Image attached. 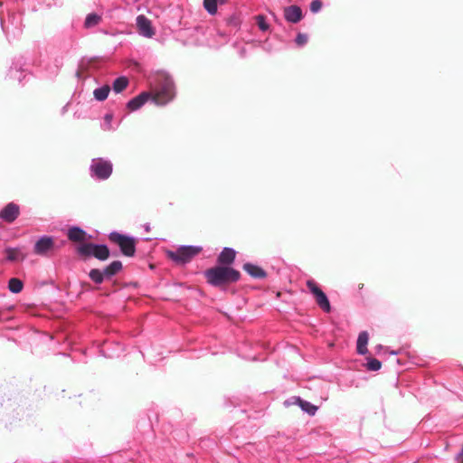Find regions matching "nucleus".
Returning <instances> with one entry per match:
<instances>
[{
	"label": "nucleus",
	"mask_w": 463,
	"mask_h": 463,
	"mask_svg": "<svg viewBox=\"0 0 463 463\" xmlns=\"http://www.w3.org/2000/svg\"><path fill=\"white\" fill-rule=\"evenodd\" d=\"M284 404L288 407V406H290V405H298V402H296L294 400H293V396L290 397L289 399L286 400Z\"/></svg>",
	"instance_id": "f704fd0d"
},
{
	"label": "nucleus",
	"mask_w": 463,
	"mask_h": 463,
	"mask_svg": "<svg viewBox=\"0 0 463 463\" xmlns=\"http://www.w3.org/2000/svg\"><path fill=\"white\" fill-rule=\"evenodd\" d=\"M96 243L85 242L78 246L77 252L81 256H92Z\"/></svg>",
	"instance_id": "4be33fe9"
},
{
	"label": "nucleus",
	"mask_w": 463,
	"mask_h": 463,
	"mask_svg": "<svg viewBox=\"0 0 463 463\" xmlns=\"http://www.w3.org/2000/svg\"><path fill=\"white\" fill-rule=\"evenodd\" d=\"M322 6H323V3L321 0H313L310 3L309 8H310L311 13L317 14L322 9Z\"/></svg>",
	"instance_id": "2f4dec72"
},
{
	"label": "nucleus",
	"mask_w": 463,
	"mask_h": 463,
	"mask_svg": "<svg viewBox=\"0 0 463 463\" xmlns=\"http://www.w3.org/2000/svg\"><path fill=\"white\" fill-rule=\"evenodd\" d=\"M86 232L79 226H72L68 230V239L71 241H83L86 237Z\"/></svg>",
	"instance_id": "f3484780"
},
{
	"label": "nucleus",
	"mask_w": 463,
	"mask_h": 463,
	"mask_svg": "<svg viewBox=\"0 0 463 463\" xmlns=\"http://www.w3.org/2000/svg\"><path fill=\"white\" fill-rule=\"evenodd\" d=\"M112 119H113L112 114L108 113L104 116V123L102 126L104 130H114L115 129L111 126Z\"/></svg>",
	"instance_id": "7c9ffc66"
},
{
	"label": "nucleus",
	"mask_w": 463,
	"mask_h": 463,
	"mask_svg": "<svg viewBox=\"0 0 463 463\" xmlns=\"http://www.w3.org/2000/svg\"><path fill=\"white\" fill-rule=\"evenodd\" d=\"M151 101L157 106H165L175 98V86L172 76L164 71L154 72L148 79Z\"/></svg>",
	"instance_id": "f257e3e1"
},
{
	"label": "nucleus",
	"mask_w": 463,
	"mask_h": 463,
	"mask_svg": "<svg viewBox=\"0 0 463 463\" xmlns=\"http://www.w3.org/2000/svg\"><path fill=\"white\" fill-rule=\"evenodd\" d=\"M54 247V240L51 236L43 235L39 238L33 247V251L37 255L44 256Z\"/></svg>",
	"instance_id": "6e6552de"
},
{
	"label": "nucleus",
	"mask_w": 463,
	"mask_h": 463,
	"mask_svg": "<svg viewBox=\"0 0 463 463\" xmlns=\"http://www.w3.org/2000/svg\"><path fill=\"white\" fill-rule=\"evenodd\" d=\"M151 93L147 91H143L139 93L137 96L134 97L127 103V108L130 111H136L143 107L149 99L151 100Z\"/></svg>",
	"instance_id": "9d476101"
},
{
	"label": "nucleus",
	"mask_w": 463,
	"mask_h": 463,
	"mask_svg": "<svg viewBox=\"0 0 463 463\" xmlns=\"http://www.w3.org/2000/svg\"><path fill=\"white\" fill-rule=\"evenodd\" d=\"M307 287L316 299L318 307L325 312L331 311L330 301L326 294L318 287V285L312 279L307 281Z\"/></svg>",
	"instance_id": "423d86ee"
},
{
	"label": "nucleus",
	"mask_w": 463,
	"mask_h": 463,
	"mask_svg": "<svg viewBox=\"0 0 463 463\" xmlns=\"http://www.w3.org/2000/svg\"><path fill=\"white\" fill-rule=\"evenodd\" d=\"M6 259L10 261H14L19 259L18 250L13 248H6Z\"/></svg>",
	"instance_id": "c756f323"
},
{
	"label": "nucleus",
	"mask_w": 463,
	"mask_h": 463,
	"mask_svg": "<svg viewBox=\"0 0 463 463\" xmlns=\"http://www.w3.org/2000/svg\"><path fill=\"white\" fill-rule=\"evenodd\" d=\"M129 80L126 76H119L112 82V90L115 93L122 92L128 86Z\"/></svg>",
	"instance_id": "6ab92c4d"
},
{
	"label": "nucleus",
	"mask_w": 463,
	"mask_h": 463,
	"mask_svg": "<svg viewBox=\"0 0 463 463\" xmlns=\"http://www.w3.org/2000/svg\"><path fill=\"white\" fill-rule=\"evenodd\" d=\"M20 213L19 206L14 203H7L0 212V218L7 222H13Z\"/></svg>",
	"instance_id": "1a4fd4ad"
},
{
	"label": "nucleus",
	"mask_w": 463,
	"mask_h": 463,
	"mask_svg": "<svg viewBox=\"0 0 463 463\" xmlns=\"http://www.w3.org/2000/svg\"><path fill=\"white\" fill-rule=\"evenodd\" d=\"M256 22L260 31L266 32L269 29V25L266 21V17L263 14L256 16Z\"/></svg>",
	"instance_id": "cd10ccee"
},
{
	"label": "nucleus",
	"mask_w": 463,
	"mask_h": 463,
	"mask_svg": "<svg viewBox=\"0 0 463 463\" xmlns=\"http://www.w3.org/2000/svg\"><path fill=\"white\" fill-rule=\"evenodd\" d=\"M456 459L458 463H463V445L460 451L457 454Z\"/></svg>",
	"instance_id": "72a5a7b5"
},
{
	"label": "nucleus",
	"mask_w": 463,
	"mask_h": 463,
	"mask_svg": "<svg viewBox=\"0 0 463 463\" xmlns=\"http://www.w3.org/2000/svg\"><path fill=\"white\" fill-rule=\"evenodd\" d=\"M145 229H146V232H148L150 230V225L148 223H146L145 225Z\"/></svg>",
	"instance_id": "e433bc0d"
},
{
	"label": "nucleus",
	"mask_w": 463,
	"mask_h": 463,
	"mask_svg": "<svg viewBox=\"0 0 463 463\" xmlns=\"http://www.w3.org/2000/svg\"><path fill=\"white\" fill-rule=\"evenodd\" d=\"M24 283L21 279L12 278L8 281V289L14 294L20 293L23 290Z\"/></svg>",
	"instance_id": "b1692460"
},
{
	"label": "nucleus",
	"mask_w": 463,
	"mask_h": 463,
	"mask_svg": "<svg viewBox=\"0 0 463 463\" xmlns=\"http://www.w3.org/2000/svg\"><path fill=\"white\" fill-rule=\"evenodd\" d=\"M90 279L96 284H101L106 279L99 269H92L89 272Z\"/></svg>",
	"instance_id": "393cba45"
},
{
	"label": "nucleus",
	"mask_w": 463,
	"mask_h": 463,
	"mask_svg": "<svg viewBox=\"0 0 463 463\" xmlns=\"http://www.w3.org/2000/svg\"><path fill=\"white\" fill-rule=\"evenodd\" d=\"M307 34L302 33H298L295 38V43L299 47L305 46L307 43Z\"/></svg>",
	"instance_id": "c85d7f7f"
},
{
	"label": "nucleus",
	"mask_w": 463,
	"mask_h": 463,
	"mask_svg": "<svg viewBox=\"0 0 463 463\" xmlns=\"http://www.w3.org/2000/svg\"><path fill=\"white\" fill-rule=\"evenodd\" d=\"M284 18L287 22L297 24L303 18V13L299 6L289 5L284 9Z\"/></svg>",
	"instance_id": "9b49d317"
},
{
	"label": "nucleus",
	"mask_w": 463,
	"mask_h": 463,
	"mask_svg": "<svg viewBox=\"0 0 463 463\" xmlns=\"http://www.w3.org/2000/svg\"><path fill=\"white\" fill-rule=\"evenodd\" d=\"M122 269V263L119 260H114L109 265L105 267L102 271V275L105 277L106 279H111L113 276H115L118 271H120Z\"/></svg>",
	"instance_id": "dca6fc26"
},
{
	"label": "nucleus",
	"mask_w": 463,
	"mask_h": 463,
	"mask_svg": "<svg viewBox=\"0 0 463 463\" xmlns=\"http://www.w3.org/2000/svg\"><path fill=\"white\" fill-rule=\"evenodd\" d=\"M400 352L399 351H390V354H392V355H397Z\"/></svg>",
	"instance_id": "c9c22d12"
},
{
	"label": "nucleus",
	"mask_w": 463,
	"mask_h": 463,
	"mask_svg": "<svg viewBox=\"0 0 463 463\" xmlns=\"http://www.w3.org/2000/svg\"><path fill=\"white\" fill-rule=\"evenodd\" d=\"M109 240L117 244L121 253L127 257H133L136 253V238L129 235L121 234L118 232H111L109 234Z\"/></svg>",
	"instance_id": "39448f33"
},
{
	"label": "nucleus",
	"mask_w": 463,
	"mask_h": 463,
	"mask_svg": "<svg viewBox=\"0 0 463 463\" xmlns=\"http://www.w3.org/2000/svg\"><path fill=\"white\" fill-rule=\"evenodd\" d=\"M369 335L366 331H362L358 335V338L356 341V351L359 354L364 355L368 353V345Z\"/></svg>",
	"instance_id": "2eb2a0df"
},
{
	"label": "nucleus",
	"mask_w": 463,
	"mask_h": 463,
	"mask_svg": "<svg viewBox=\"0 0 463 463\" xmlns=\"http://www.w3.org/2000/svg\"><path fill=\"white\" fill-rule=\"evenodd\" d=\"M203 7L210 14H215L218 9V0H203Z\"/></svg>",
	"instance_id": "bb28decb"
},
{
	"label": "nucleus",
	"mask_w": 463,
	"mask_h": 463,
	"mask_svg": "<svg viewBox=\"0 0 463 463\" xmlns=\"http://www.w3.org/2000/svg\"><path fill=\"white\" fill-rule=\"evenodd\" d=\"M63 64V57H55L54 58V66L56 71H58Z\"/></svg>",
	"instance_id": "473e14b6"
},
{
	"label": "nucleus",
	"mask_w": 463,
	"mask_h": 463,
	"mask_svg": "<svg viewBox=\"0 0 463 463\" xmlns=\"http://www.w3.org/2000/svg\"><path fill=\"white\" fill-rule=\"evenodd\" d=\"M113 173L112 162L104 157L93 158L90 165V175L94 180H108Z\"/></svg>",
	"instance_id": "20e7f679"
},
{
	"label": "nucleus",
	"mask_w": 463,
	"mask_h": 463,
	"mask_svg": "<svg viewBox=\"0 0 463 463\" xmlns=\"http://www.w3.org/2000/svg\"><path fill=\"white\" fill-rule=\"evenodd\" d=\"M110 91V87L109 85H103L99 88H97L93 91L94 99L98 101H104Z\"/></svg>",
	"instance_id": "412c9836"
},
{
	"label": "nucleus",
	"mask_w": 463,
	"mask_h": 463,
	"mask_svg": "<svg viewBox=\"0 0 463 463\" xmlns=\"http://www.w3.org/2000/svg\"><path fill=\"white\" fill-rule=\"evenodd\" d=\"M242 269L253 279H261L267 277V272L256 264L246 262L243 264Z\"/></svg>",
	"instance_id": "ddd939ff"
},
{
	"label": "nucleus",
	"mask_w": 463,
	"mask_h": 463,
	"mask_svg": "<svg viewBox=\"0 0 463 463\" xmlns=\"http://www.w3.org/2000/svg\"><path fill=\"white\" fill-rule=\"evenodd\" d=\"M202 246L197 245H180L175 250H166L165 256L175 264L184 266L192 261V260L201 253Z\"/></svg>",
	"instance_id": "7ed1b4c3"
},
{
	"label": "nucleus",
	"mask_w": 463,
	"mask_h": 463,
	"mask_svg": "<svg viewBox=\"0 0 463 463\" xmlns=\"http://www.w3.org/2000/svg\"><path fill=\"white\" fill-rule=\"evenodd\" d=\"M8 76L10 79L16 80L18 82H23L25 79L24 70L22 69V65L19 61L14 62L8 71Z\"/></svg>",
	"instance_id": "4468645a"
},
{
	"label": "nucleus",
	"mask_w": 463,
	"mask_h": 463,
	"mask_svg": "<svg viewBox=\"0 0 463 463\" xmlns=\"http://www.w3.org/2000/svg\"><path fill=\"white\" fill-rule=\"evenodd\" d=\"M101 16L96 13L89 14L84 21V27L87 29L92 28L98 25L101 21Z\"/></svg>",
	"instance_id": "5701e85b"
},
{
	"label": "nucleus",
	"mask_w": 463,
	"mask_h": 463,
	"mask_svg": "<svg viewBox=\"0 0 463 463\" xmlns=\"http://www.w3.org/2000/svg\"><path fill=\"white\" fill-rule=\"evenodd\" d=\"M137 27L140 35L146 38H152L155 34V30L152 26L151 21L144 14L137 15Z\"/></svg>",
	"instance_id": "0eeeda50"
},
{
	"label": "nucleus",
	"mask_w": 463,
	"mask_h": 463,
	"mask_svg": "<svg viewBox=\"0 0 463 463\" xmlns=\"http://www.w3.org/2000/svg\"><path fill=\"white\" fill-rule=\"evenodd\" d=\"M235 257L236 250L233 248L224 247L217 258V262L221 266L230 267L234 262Z\"/></svg>",
	"instance_id": "f8f14e48"
},
{
	"label": "nucleus",
	"mask_w": 463,
	"mask_h": 463,
	"mask_svg": "<svg viewBox=\"0 0 463 463\" xmlns=\"http://www.w3.org/2000/svg\"><path fill=\"white\" fill-rule=\"evenodd\" d=\"M204 277L210 285L220 287L237 282L241 278V273L232 267L217 265L206 269Z\"/></svg>",
	"instance_id": "f03ea898"
},
{
	"label": "nucleus",
	"mask_w": 463,
	"mask_h": 463,
	"mask_svg": "<svg viewBox=\"0 0 463 463\" xmlns=\"http://www.w3.org/2000/svg\"><path fill=\"white\" fill-rule=\"evenodd\" d=\"M118 346L120 350H122L120 344H118Z\"/></svg>",
	"instance_id": "4c0bfd02"
},
{
	"label": "nucleus",
	"mask_w": 463,
	"mask_h": 463,
	"mask_svg": "<svg viewBox=\"0 0 463 463\" xmlns=\"http://www.w3.org/2000/svg\"><path fill=\"white\" fill-rule=\"evenodd\" d=\"M366 361L367 362H366L365 366H366L367 370H369V371L376 372V371H379L382 367L381 361H379L376 358L367 357Z\"/></svg>",
	"instance_id": "a878e982"
},
{
	"label": "nucleus",
	"mask_w": 463,
	"mask_h": 463,
	"mask_svg": "<svg viewBox=\"0 0 463 463\" xmlns=\"http://www.w3.org/2000/svg\"><path fill=\"white\" fill-rule=\"evenodd\" d=\"M92 256L99 260H106L109 257V250L105 244H96Z\"/></svg>",
	"instance_id": "aec40b11"
},
{
	"label": "nucleus",
	"mask_w": 463,
	"mask_h": 463,
	"mask_svg": "<svg viewBox=\"0 0 463 463\" xmlns=\"http://www.w3.org/2000/svg\"><path fill=\"white\" fill-rule=\"evenodd\" d=\"M293 400L296 402H298V405L300 407V409L304 412L307 413L310 416H313L316 414V412L317 411V407L315 406L314 404H312L311 402L305 401L298 396H293Z\"/></svg>",
	"instance_id": "a211bd4d"
}]
</instances>
